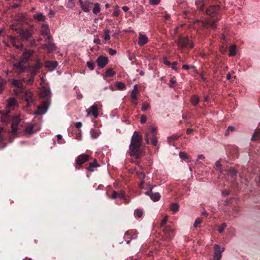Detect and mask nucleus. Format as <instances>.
Wrapping results in <instances>:
<instances>
[{"label":"nucleus","mask_w":260,"mask_h":260,"mask_svg":"<svg viewBox=\"0 0 260 260\" xmlns=\"http://www.w3.org/2000/svg\"><path fill=\"white\" fill-rule=\"evenodd\" d=\"M142 142V136L137 132L134 133L129 145V155L135 156L137 159L140 157V149Z\"/></svg>","instance_id":"obj_1"},{"label":"nucleus","mask_w":260,"mask_h":260,"mask_svg":"<svg viewBox=\"0 0 260 260\" xmlns=\"http://www.w3.org/2000/svg\"><path fill=\"white\" fill-rule=\"evenodd\" d=\"M11 29L17 32L20 36L21 41H28L32 37V31L28 29H24L21 25L13 24L11 25Z\"/></svg>","instance_id":"obj_2"},{"label":"nucleus","mask_w":260,"mask_h":260,"mask_svg":"<svg viewBox=\"0 0 260 260\" xmlns=\"http://www.w3.org/2000/svg\"><path fill=\"white\" fill-rule=\"evenodd\" d=\"M50 103V100L48 98L43 100L42 104L39 106L37 110L34 112V114L39 115L44 114L47 112Z\"/></svg>","instance_id":"obj_3"},{"label":"nucleus","mask_w":260,"mask_h":260,"mask_svg":"<svg viewBox=\"0 0 260 260\" xmlns=\"http://www.w3.org/2000/svg\"><path fill=\"white\" fill-rule=\"evenodd\" d=\"M176 43L180 49L186 47L191 48L193 47V44L192 41L189 40L187 37H180L178 41H176Z\"/></svg>","instance_id":"obj_4"},{"label":"nucleus","mask_w":260,"mask_h":260,"mask_svg":"<svg viewBox=\"0 0 260 260\" xmlns=\"http://www.w3.org/2000/svg\"><path fill=\"white\" fill-rule=\"evenodd\" d=\"M8 39L12 45L19 50H22L23 49V45L20 43V39H18L16 37L12 36H8Z\"/></svg>","instance_id":"obj_5"},{"label":"nucleus","mask_w":260,"mask_h":260,"mask_svg":"<svg viewBox=\"0 0 260 260\" xmlns=\"http://www.w3.org/2000/svg\"><path fill=\"white\" fill-rule=\"evenodd\" d=\"M21 92L23 93V98L26 101L28 106L33 103L34 101L33 94L30 90L24 89Z\"/></svg>","instance_id":"obj_6"},{"label":"nucleus","mask_w":260,"mask_h":260,"mask_svg":"<svg viewBox=\"0 0 260 260\" xmlns=\"http://www.w3.org/2000/svg\"><path fill=\"white\" fill-rule=\"evenodd\" d=\"M219 7L217 5L211 6L206 10V14L211 17H214L219 12Z\"/></svg>","instance_id":"obj_7"},{"label":"nucleus","mask_w":260,"mask_h":260,"mask_svg":"<svg viewBox=\"0 0 260 260\" xmlns=\"http://www.w3.org/2000/svg\"><path fill=\"white\" fill-rule=\"evenodd\" d=\"M108 57L101 55L98 57L96 61L99 68H103L108 63Z\"/></svg>","instance_id":"obj_8"},{"label":"nucleus","mask_w":260,"mask_h":260,"mask_svg":"<svg viewBox=\"0 0 260 260\" xmlns=\"http://www.w3.org/2000/svg\"><path fill=\"white\" fill-rule=\"evenodd\" d=\"M33 51L31 50H26L24 52L22 57L20 59V61L24 63H26L29 60L31 56L32 55Z\"/></svg>","instance_id":"obj_9"},{"label":"nucleus","mask_w":260,"mask_h":260,"mask_svg":"<svg viewBox=\"0 0 260 260\" xmlns=\"http://www.w3.org/2000/svg\"><path fill=\"white\" fill-rule=\"evenodd\" d=\"M57 65L58 62L56 61H46L45 63V67L50 71H53Z\"/></svg>","instance_id":"obj_10"},{"label":"nucleus","mask_w":260,"mask_h":260,"mask_svg":"<svg viewBox=\"0 0 260 260\" xmlns=\"http://www.w3.org/2000/svg\"><path fill=\"white\" fill-rule=\"evenodd\" d=\"M38 124L37 123L30 124L28 125L25 129V134L26 135H31L33 134L35 132L37 131L39 129V128L35 129L36 127H37Z\"/></svg>","instance_id":"obj_11"},{"label":"nucleus","mask_w":260,"mask_h":260,"mask_svg":"<svg viewBox=\"0 0 260 260\" xmlns=\"http://www.w3.org/2000/svg\"><path fill=\"white\" fill-rule=\"evenodd\" d=\"M89 159V155L83 154L80 155L76 159V161L77 164L81 165Z\"/></svg>","instance_id":"obj_12"},{"label":"nucleus","mask_w":260,"mask_h":260,"mask_svg":"<svg viewBox=\"0 0 260 260\" xmlns=\"http://www.w3.org/2000/svg\"><path fill=\"white\" fill-rule=\"evenodd\" d=\"M87 116L89 115L91 112L92 115L95 117H98L99 114L98 112V106L96 105H93L90 107V110L87 109L86 111Z\"/></svg>","instance_id":"obj_13"},{"label":"nucleus","mask_w":260,"mask_h":260,"mask_svg":"<svg viewBox=\"0 0 260 260\" xmlns=\"http://www.w3.org/2000/svg\"><path fill=\"white\" fill-rule=\"evenodd\" d=\"M148 42V38L145 35L140 34L139 36L138 44L143 46Z\"/></svg>","instance_id":"obj_14"},{"label":"nucleus","mask_w":260,"mask_h":260,"mask_svg":"<svg viewBox=\"0 0 260 260\" xmlns=\"http://www.w3.org/2000/svg\"><path fill=\"white\" fill-rule=\"evenodd\" d=\"M50 89L43 87L41 89L40 94L41 98H46L50 96Z\"/></svg>","instance_id":"obj_15"},{"label":"nucleus","mask_w":260,"mask_h":260,"mask_svg":"<svg viewBox=\"0 0 260 260\" xmlns=\"http://www.w3.org/2000/svg\"><path fill=\"white\" fill-rule=\"evenodd\" d=\"M214 254L215 255L220 254V255H222V253L225 250V248L224 247H221L218 244H214Z\"/></svg>","instance_id":"obj_16"},{"label":"nucleus","mask_w":260,"mask_h":260,"mask_svg":"<svg viewBox=\"0 0 260 260\" xmlns=\"http://www.w3.org/2000/svg\"><path fill=\"white\" fill-rule=\"evenodd\" d=\"M24 63H22V61L19 60V62L14 64V67L18 70L20 72H22L25 71V67H24Z\"/></svg>","instance_id":"obj_17"},{"label":"nucleus","mask_w":260,"mask_h":260,"mask_svg":"<svg viewBox=\"0 0 260 260\" xmlns=\"http://www.w3.org/2000/svg\"><path fill=\"white\" fill-rule=\"evenodd\" d=\"M98 167H99V165L98 164L96 160L94 159L93 162L89 163V166L87 168V170L92 172L94 171V168Z\"/></svg>","instance_id":"obj_18"},{"label":"nucleus","mask_w":260,"mask_h":260,"mask_svg":"<svg viewBox=\"0 0 260 260\" xmlns=\"http://www.w3.org/2000/svg\"><path fill=\"white\" fill-rule=\"evenodd\" d=\"M12 84L13 86L19 88L21 91L24 89L23 84L20 81L17 80L13 79L12 81Z\"/></svg>","instance_id":"obj_19"},{"label":"nucleus","mask_w":260,"mask_h":260,"mask_svg":"<svg viewBox=\"0 0 260 260\" xmlns=\"http://www.w3.org/2000/svg\"><path fill=\"white\" fill-rule=\"evenodd\" d=\"M35 20L39 21H44L45 20V17L41 13H38L34 15Z\"/></svg>","instance_id":"obj_20"},{"label":"nucleus","mask_w":260,"mask_h":260,"mask_svg":"<svg viewBox=\"0 0 260 260\" xmlns=\"http://www.w3.org/2000/svg\"><path fill=\"white\" fill-rule=\"evenodd\" d=\"M260 139V129H256L252 135V140H258Z\"/></svg>","instance_id":"obj_21"},{"label":"nucleus","mask_w":260,"mask_h":260,"mask_svg":"<svg viewBox=\"0 0 260 260\" xmlns=\"http://www.w3.org/2000/svg\"><path fill=\"white\" fill-rule=\"evenodd\" d=\"M230 56H233L236 54V46L235 45H232L229 47Z\"/></svg>","instance_id":"obj_22"},{"label":"nucleus","mask_w":260,"mask_h":260,"mask_svg":"<svg viewBox=\"0 0 260 260\" xmlns=\"http://www.w3.org/2000/svg\"><path fill=\"white\" fill-rule=\"evenodd\" d=\"M150 199L154 202L158 201L160 199V194L158 192L152 193L150 196Z\"/></svg>","instance_id":"obj_23"},{"label":"nucleus","mask_w":260,"mask_h":260,"mask_svg":"<svg viewBox=\"0 0 260 260\" xmlns=\"http://www.w3.org/2000/svg\"><path fill=\"white\" fill-rule=\"evenodd\" d=\"M49 30L47 25H43L42 29L41 31V33L43 35L48 36L49 35Z\"/></svg>","instance_id":"obj_24"},{"label":"nucleus","mask_w":260,"mask_h":260,"mask_svg":"<svg viewBox=\"0 0 260 260\" xmlns=\"http://www.w3.org/2000/svg\"><path fill=\"white\" fill-rule=\"evenodd\" d=\"M180 137V136H179V135H177L176 134H174L172 136L169 137L168 138V142L169 144H171L173 142L177 140Z\"/></svg>","instance_id":"obj_25"},{"label":"nucleus","mask_w":260,"mask_h":260,"mask_svg":"<svg viewBox=\"0 0 260 260\" xmlns=\"http://www.w3.org/2000/svg\"><path fill=\"white\" fill-rule=\"evenodd\" d=\"M17 105V101L15 99L11 98L8 99V106L9 107H13Z\"/></svg>","instance_id":"obj_26"},{"label":"nucleus","mask_w":260,"mask_h":260,"mask_svg":"<svg viewBox=\"0 0 260 260\" xmlns=\"http://www.w3.org/2000/svg\"><path fill=\"white\" fill-rule=\"evenodd\" d=\"M115 74V72L112 69H108L105 73V76L112 77Z\"/></svg>","instance_id":"obj_27"},{"label":"nucleus","mask_w":260,"mask_h":260,"mask_svg":"<svg viewBox=\"0 0 260 260\" xmlns=\"http://www.w3.org/2000/svg\"><path fill=\"white\" fill-rule=\"evenodd\" d=\"M191 102L193 105H197L199 102V98L196 95H193L191 98Z\"/></svg>","instance_id":"obj_28"},{"label":"nucleus","mask_w":260,"mask_h":260,"mask_svg":"<svg viewBox=\"0 0 260 260\" xmlns=\"http://www.w3.org/2000/svg\"><path fill=\"white\" fill-rule=\"evenodd\" d=\"M179 206L177 203H173L171 206V210L173 212H176L178 211Z\"/></svg>","instance_id":"obj_29"},{"label":"nucleus","mask_w":260,"mask_h":260,"mask_svg":"<svg viewBox=\"0 0 260 260\" xmlns=\"http://www.w3.org/2000/svg\"><path fill=\"white\" fill-rule=\"evenodd\" d=\"M116 87L118 90H123L125 88V85L122 82H118L116 83Z\"/></svg>","instance_id":"obj_30"},{"label":"nucleus","mask_w":260,"mask_h":260,"mask_svg":"<svg viewBox=\"0 0 260 260\" xmlns=\"http://www.w3.org/2000/svg\"><path fill=\"white\" fill-rule=\"evenodd\" d=\"M227 171L230 173V175L232 177L234 178L237 176V172L234 168H231Z\"/></svg>","instance_id":"obj_31"},{"label":"nucleus","mask_w":260,"mask_h":260,"mask_svg":"<svg viewBox=\"0 0 260 260\" xmlns=\"http://www.w3.org/2000/svg\"><path fill=\"white\" fill-rule=\"evenodd\" d=\"M6 80L2 78H0V94H1L2 91H3L4 89V86L6 84Z\"/></svg>","instance_id":"obj_32"},{"label":"nucleus","mask_w":260,"mask_h":260,"mask_svg":"<svg viewBox=\"0 0 260 260\" xmlns=\"http://www.w3.org/2000/svg\"><path fill=\"white\" fill-rule=\"evenodd\" d=\"M101 9L100 7V5L98 3H96L94 4V8L93 9V13L95 14H97L98 13L100 12Z\"/></svg>","instance_id":"obj_33"},{"label":"nucleus","mask_w":260,"mask_h":260,"mask_svg":"<svg viewBox=\"0 0 260 260\" xmlns=\"http://www.w3.org/2000/svg\"><path fill=\"white\" fill-rule=\"evenodd\" d=\"M196 5L198 7V9L200 11H203V10H204V8H203L204 4H203L202 1H197L196 2Z\"/></svg>","instance_id":"obj_34"},{"label":"nucleus","mask_w":260,"mask_h":260,"mask_svg":"<svg viewBox=\"0 0 260 260\" xmlns=\"http://www.w3.org/2000/svg\"><path fill=\"white\" fill-rule=\"evenodd\" d=\"M197 22H200L201 23V25L204 28L209 27V22L207 21L197 20Z\"/></svg>","instance_id":"obj_35"},{"label":"nucleus","mask_w":260,"mask_h":260,"mask_svg":"<svg viewBox=\"0 0 260 260\" xmlns=\"http://www.w3.org/2000/svg\"><path fill=\"white\" fill-rule=\"evenodd\" d=\"M48 46V51H51L55 49V45L51 42L48 43L47 44Z\"/></svg>","instance_id":"obj_36"},{"label":"nucleus","mask_w":260,"mask_h":260,"mask_svg":"<svg viewBox=\"0 0 260 260\" xmlns=\"http://www.w3.org/2000/svg\"><path fill=\"white\" fill-rule=\"evenodd\" d=\"M235 130V127L233 126H230L228 127L225 132V136H228L229 135L230 132H232Z\"/></svg>","instance_id":"obj_37"},{"label":"nucleus","mask_w":260,"mask_h":260,"mask_svg":"<svg viewBox=\"0 0 260 260\" xmlns=\"http://www.w3.org/2000/svg\"><path fill=\"white\" fill-rule=\"evenodd\" d=\"M104 34H105V35L104 37V39L106 41L109 40L110 38V36L109 35L110 30L109 29L105 30Z\"/></svg>","instance_id":"obj_38"},{"label":"nucleus","mask_w":260,"mask_h":260,"mask_svg":"<svg viewBox=\"0 0 260 260\" xmlns=\"http://www.w3.org/2000/svg\"><path fill=\"white\" fill-rule=\"evenodd\" d=\"M226 226H227V224L226 223H225V222L222 223L219 228L218 232L219 233H222L224 231V229H225V228Z\"/></svg>","instance_id":"obj_39"},{"label":"nucleus","mask_w":260,"mask_h":260,"mask_svg":"<svg viewBox=\"0 0 260 260\" xmlns=\"http://www.w3.org/2000/svg\"><path fill=\"white\" fill-rule=\"evenodd\" d=\"M10 119V116L1 114V121L4 122H8Z\"/></svg>","instance_id":"obj_40"},{"label":"nucleus","mask_w":260,"mask_h":260,"mask_svg":"<svg viewBox=\"0 0 260 260\" xmlns=\"http://www.w3.org/2000/svg\"><path fill=\"white\" fill-rule=\"evenodd\" d=\"M20 122V119L17 117H14L13 118L12 124L14 125H16L18 126L19 123Z\"/></svg>","instance_id":"obj_41"},{"label":"nucleus","mask_w":260,"mask_h":260,"mask_svg":"<svg viewBox=\"0 0 260 260\" xmlns=\"http://www.w3.org/2000/svg\"><path fill=\"white\" fill-rule=\"evenodd\" d=\"M87 66L90 70H93L94 69V63L93 61H87Z\"/></svg>","instance_id":"obj_42"},{"label":"nucleus","mask_w":260,"mask_h":260,"mask_svg":"<svg viewBox=\"0 0 260 260\" xmlns=\"http://www.w3.org/2000/svg\"><path fill=\"white\" fill-rule=\"evenodd\" d=\"M135 213L136 215L139 218L141 217L143 215V211L140 209L136 210Z\"/></svg>","instance_id":"obj_43"},{"label":"nucleus","mask_w":260,"mask_h":260,"mask_svg":"<svg viewBox=\"0 0 260 260\" xmlns=\"http://www.w3.org/2000/svg\"><path fill=\"white\" fill-rule=\"evenodd\" d=\"M179 156L181 158H183L184 159H187L188 158V156L187 154L184 152H180L179 153Z\"/></svg>","instance_id":"obj_44"},{"label":"nucleus","mask_w":260,"mask_h":260,"mask_svg":"<svg viewBox=\"0 0 260 260\" xmlns=\"http://www.w3.org/2000/svg\"><path fill=\"white\" fill-rule=\"evenodd\" d=\"M91 136L92 138L95 139L99 137V134L97 131L93 130L91 132Z\"/></svg>","instance_id":"obj_45"},{"label":"nucleus","mask_w":260,"mask_h":260,"mask_svg":"<svg viewBox=\"0 0 260 260\" xmlns=\"http://www.w3.org/2000/svg\"><path fill=\"white\" fill-rule=\"evenodd\" d=\"M149 105L147 103H144L142 104V110L143 111H145L148 110L149 108Z\"/></svg>","instance_id":"obj_46"},{"label":"nucleus","mask_w":260,"mask_h":260,"mask_svg":"<svg viewBox=\"0 0 260 260\" xmlns=\"http://www.w3.org/2000/svg\"><path fill=\"white\" fill-rule=\"evenodd\" d=\"M202 222V218H198L196 219L193 226L194 228H197L198 225L200 224Z\"/></svg>","instance_id":"obj_47"},{"label":"nucleus","mask_w":260,"mask_h":260,"mask_svg":"<svg viewBox=\"0 0 260 260\" xmlns=\"http://www.w3.org/2000/svg\"><path fill=\"white\" fill-rule=\"evenodd\" d=\"M139 93V92H135V91H132L131 92V98L133 100H136V101H137V95Z\"/></svg>","instance_id":"obj_48"},{"label":"nucleus","mask_w":260,"mask_h":260,"mask_svg":"<svg viewBox=\"0 0 260 260\" xmlns=\"http://www.w3.org/2000/svg\"><path fill=\"white\" fill-rule=\"evenodd\" d=\"M182 68L184 70H188L190 68H192V69H194V71H196V68L193 66H190L187 64H184L182 66Z\"/></svg>","instance_id":"obj_49"},{"label":"nucleus","mask_w":260,"mask_h":260,"mask_svg":"<svg viewBox=\"0 0 260 260\" xmlns=\"http://www.w3.org/2000/svg\"><path fill=\"white\" fill-rule=\"evenodd\" d=\"M137 174L141 180H143L144 179L145 175V174L143 172H137Z\"/></svg>","instance_id":"obj_50"},{"label":"nucleus","mask_w":260,"mask_h":260,"mask_svg":"<svg viewBox=\"0 0 260 260\" xmlns=\"http://www.w3.org/2000/svg\"><path fill=\"white\" fill-rule=\"evenodd\" d=\"M29 71H30L31 76L32 77H34L36 75V73L38 72V71L36 70L35 69H34L32 67H30Z\"/></svg>","instance_id":"obj_51"},{"label":"nucleus","mask_w":260,"mask_h":260,"mask_svg":"<svg viewBox=\"0 0 260 260\" xmlns=\"http://www.w3.org/2000/svg\"><path fill=\"white\" fill-rule=\"evenodd\" d=\"M82 10L84 12H88L89 11V8H88V5L87 4H84L83 5H82L81 6Z\"/></svg>","instance_id":"obj_52"},{"label":"nucleus","mask_w":260,"mask_h":260,"mask_svg":"<svg viewBox=\"0 0 260 260\" xmlns=\"http://www.w3.org/2000/svg\"><path fill=\"white\" fill-rule=\"evenodd\" d=\"M161 0H149V3L153 5H157Z\"/></svg>","instance_id":"obj_53"},{"label":"nucleus","mask_w":260,"mask_h":260,"mask_svg":"<svg viewBox=\"0 0 260 260\" xmlns=\"http://www.w3.org/2000/svg\"><path fill=\"white\" fill-rule=\"evenodd\" d=\"M111 198L112 199H116L118 198V192H116V191H113L111 195Z\"/></svg>","instance_id":"obj_54"},{"label":"nucleus","mask_w":260,"mask_h":260,"mask_svg":"<svg viewBox=\"0 0 260 260\" xmlns=\"http://www.w3.org/2000/svg\"><path fill=\"white\" fill-rule=\"evenodd\" d=\"M41 66H42V63L40 62H38L36 63V64L34 67H32L34 68V69H35L36 70L38 71V70L41 67Z\"/></svg>","instance_id":"obj_55"},{"label":"nucleus","mask_w":260,"mask_h":260,"mask_svg":"<svg viewBox=\"0 0 260 260\" xmlns=\"http://www.w3.org/2000/svg\"><path fill=\"white\" fill-rule=\"evenodd\" d=\"M118 198L120 199H125V193L123 191H120L118 192Z\"/></svg>","instance_id":"obj_56"},{"label":"nucleus","mask_w":260,"mask_h":260,"mask_svg":"<svg viewBox=\"0 0 260 260\" xmlns=\"http://www.w3.org/2000/svg\"><path fill=\"white\" fill-rule=\"evenodd\" d=\"M17 126H16V125H14V124H12L11 125V128H12V133L14 134L16 133L17 131Z\"/></svg>","instance_id":"obj_57"},{"label":"nucleus","mask_w":260,"mask_h":260,"mask_svg":"<svg viewBox=\"0 0 260 260\" xmlns=\"http://www.w3.org/2000/svg\"><path fill=\"white\" fill-rule=\"evenodd\" d=\"M217 20H214L212 23H209V27H211L212 29H215L216 28V23Z\"/></svg>","instance_id":"obj_58"},{"label":"nucleus","mask_w":260,"mask_h":260,"mask_svg":"<svg viewBox=\"0 0 260 260\" xmlns=\"http://www.w3.org/2000/svg\"><path fill=\"white\" fill-rule=\"evenodd\" d=\"M215 165L217 167H218L219 169V171H220V172L221 173H222L223 171L221 169V164H220V161H217L216 162H215Z\"/></svg>","instance_id":"obj_59"},{"label":"nucleus","mask_w":260,"mask_h":260,"mask_svg":"<svg viewBox=\"0 0 260 260\" xmlns=\"http://www.w3.org/2000/svg\"><path fill=\"white\" fill-rule=\"evenodd\" d=\"M147 118L145 115H142L141 116L140 122L141 123H145L146 121Z\"/></svg>","instance_id":"obj_60"},{"label":"nucleus","mask_w":260,"mask_h":260,"mask_svg":"<svg viewBox=\"0 0 260 260\" xmlns=\"http://www.w3.org/2000/svg\"><path fill=\"white\" fill-rule=\"evenodd\" d=\"M222 257V255H220V254H213V260H220Z\"/></svg>","instance_id":"obj_61"},{"label":"nucleus","mask_w":260,"mask_h":260,"mask_svg":"<svg viewBox=\"0 0 260 260\" xmlns=\"http://www.w3.org/2000/svg\"><path fill=\"white\" fill-rule=\"evenodd\" d=\"M151 143L153 146H155L157 144V139L155 136L151 139Z\"/></svg>","instance_id":"obj_62"},{"label":"nucleus","mask_w":260,"mask_h":260,"mask_svg":"<svg viewBox=\"0 0 260 260\" xmlns=\"http://www.w3.org/2000/svg\"><path fill=\"white\" fill-rule=\"evenodd\" d=\"M46 36L47 38L45 39V42L46 43V44H48V43L51 42L52 38L50 35Z\"/></svg>","instance_id":"obj_63"},{"label":"nucleus","mask_w":260,"mask_h":260,"mask_svg":"<svg viewBox=\"0 0 260 260\" xmlns=\"http://www.w3.org/2000/svg\"><path fill=\"white\" fill-rule=\"evenodd\" d=\"M109 54L111 55H114L116 53V51L112 48H109L108 49Z\"/></svg>","instance_id":"obj_64"}]
</instances>
